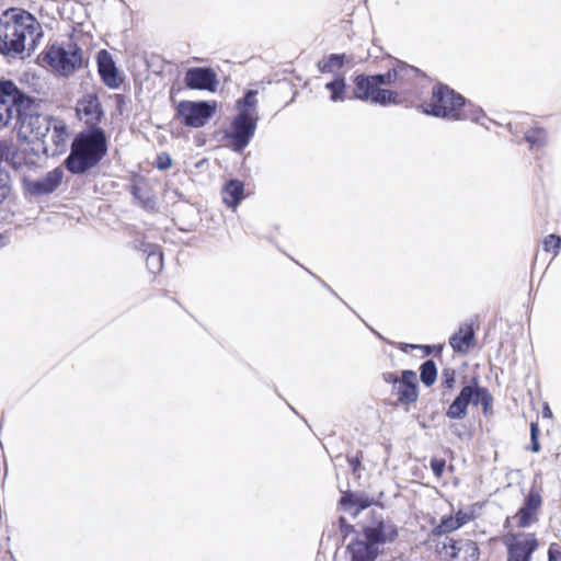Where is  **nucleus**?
I'll use <instances>...</instances> for the list:
<instances>
[{
	"label": "nucleus",
	"mask_w": 561,
	"mask_h": 561,
	"mask_svg": "<svg viewBox=\"0 0 561 561\" xmlns=\"http://www.w3.org/2000/svg\"><path fill=\"white\" fill-rule=\"evenodd\" d=\"M64 172L60 168L49 171L38 180L23 179L22 185L25 194L32 197H41L54 193L62 182Z\"/></svg>",
	"instance_id": "obj_16"
},
{
	"label": "nucleus",
	"mask_w": 561,
	"mask_h": 561,
	"mask_svg": "<svg viewBox=\"0 0 561 561\" xmlns=\"http://www.w3.org/2000/svg\"><path fill=\"white\" fill-rule=\"evenodd\" d=\"M44 31L41 22L30 11L12 7L0 14V54L5 57H22L33 54Z\"/></svg>",
	"instance_id": "obj_2"
},
{
	"label": "nucleus",
	"mask_w": 561,
	"mask_h": 561,
	"mask_svg": "<svg viewBox=\"0 0 561 561\" xmlns=\"http://www.w3.org/2000/svg\"><path fill=\"white\" fill-rule=\"evenodd\" d=\"M387 91L383 73H360L353 79L354 99L387 106L390 105L391 95Z\"/></svg>",
	"instance_id": "obj_10"
},
{
	"label": "nucleus",
	"mask_w": 561,
	"mask_h": 561,
	"mask_svg": "<svg viewBox=\"0 0 561 561\" xmlns=\"http://www.w3.org/2000/svg\"><path fill=\"white\" fill-rule=\"evenodd\" d=\"M421 381L426 386L431 387L434 385L437 378L436 364L432 359H427L420 367Z\"/></svg>",
	"instance_id": "obj_28"
},
{
	"label": "nucleus",
	"mask_w": 561,
	"mask_h": 561,
	"mask_svg": "<svg viewBox=\"0 0 561 561\" xmlns=\"http://www.w3.org/2000/svg\"><path fill=\"white\" fill-rule=\"evenodd\" d=\"M382 378L387 383H391L392 387L400 380V377H398L394 373H385Z\"/></svg>",
	"instance_id": "obj_39"
},
{
	"label": "nucleus",
	"mask_w": 561,
	"mask_h": 561,
	"mask_svg": "<svg viewBox=\"0 0 561 561\" xmlns=\"http://www.w3.org/2000/svg\"><path fill=\"white\" fill-rule=\"evenodd\" d=\"M390 105L415 107L424 95L430 78L419 68L397 60L394 66L383 73Z\"/></svg>",
	"instance_id": "obj_4"
},
{
	"label": "nucleus",
	"mask_w": 561,
	"mask_h": 561,
	"mask_svg": "<svg viewBox=\"0 0 561 561\" xmlns=\"http://www.w3.org/2000/svg\"><path fill=\"white\" fill-rule=\"evenodd\" d=\"M461 389L458 396L449 404L446 416L451 420H460L467 415V410L470 403L474 405L481 404L483 411L486 412L493 402V397L489 389L480 386L478 375L472 376L470 379L466 377L461 380Z\"/></svg>",
	"instance_id": "obj_8"
},
{
	"label": "nucleus",
	"mask_w": 561,
	"mask_h": 561,
	"mask_svg": "<svg viewBox=\"0 0 561 561\" xmlns=\"http://www.w3.org/2000/svg\"><path fill=\"white\" fill-rule=\"evenodd\" d=\"M539 434H540V430H539V425L537 422H531L530 423V445L528 447V449L533 453H538L540 451V444H539Z\"/></svg>",
	"instance_id": "obj_33"
},
{
	"label": "nucleus",
	"mask_w": 561,
	"mask_h": 561,
	"mask_svg": "<svg viewBox=\"0 0 561 561\" xmlns=\"http://www.w3.org/2000/svg\"><path fill=\"white\" fill-rule=\"evenodd\" d=\"M153 165L159 170H168L172 165V159L169 153L161 152L157 156Z\"/></svg>",
	"instance_id": "obj_36"
},
{
	"label": "nucleus",
	"mask_w": 561,
	"mask_h": 561,
	"mask_svg": "<svg viewBox=\"0 0 561 561\" xmlns=\"http://www.w3.org/2000/svg\"><path fill=\"white\" fill-rule=\"evenodd\" d=\"M483 507V503L476 502L465 508H459L454 515L444 516L439 524L433 529L435 535H446L462 526L476 520Z\"/></svg>",
	"instance_id": "obj_15"
},
{
	"label": "nucleus",
	"mask_w": 561,
	"mask_h": 561,
	"mask_svg": "<svg viewBox=\"0 0 561 561\" xmlns=\"http://www.w3.org/2000/svg\"><path fill=\"white\" fill-rule=\"evenodd\" d=\"M397 536V529L383 522L364 527L362 537L353 539L347 546L351 561H375L380 553V547L393 541Z\"/></svg>",
	"instance_id": "obj_7"
},
{
	"label": "nucleus",
	"mask_w": 561,
	"mask_h": 561,
	"mask_svg": "<svg viewBox=\"0 0 561 561\" xmlns=\"http://www.w3.org/2000/svg\"><path fill=\"white\" fill-rule=\"evenodd\" d=\"M133 197L148 211L156 210L157 201L149 182L141 178L133 182L130 186Z\"/></svg>",
	"instance_id": "obj_22"
},
{
	"label": "nucleus",
	"mask_w": 561,
	"mask_h": 561,
	"mask_svg": "<svg viewBox=\"0 0 561 561\" xmlns=\"http://www.w3.org/2000/svg\"><path fill=\"white\" fill-rule=\"evenodd\" d=\"M37 64L61 77H70L82 67V49L76 43H49L38 54Z\"/></svg>",
	"instance_id": "obj_6"
},
{
	"label": "nucleus",
	"mask_w": 561,
	"mask_h": 561,
	"mask_svg": "<svg viewBox=\"0 0 561 561\" xmlns=\"http://www.w3.org/2000/svg\"><path fill=\"white\" fill-rule=\"evenodd\" d=\"M257 92L255 90H249L243 99L239 100L237 102L238 108L241 110H248L249 112L254 114L257 100H256Z\"/></svg>",
	"instance_id": "obj_32"
},
{
	"label": "nucleus",
	"mask_w": 561,
	"mask_h": 561,
	"mask_svg": "<svg viewBox=\"0 0 561 561\" xmlns=\"http://www.w3.org/2000/svg\"><path fill=\"white\" fill-rule=\"evenodd\" d=\"M216 112V103L205 101H181L175 108V119L185 127L205 126Z\"/></svg>",
	"instance_id": "obj_11"
},
{
	"label": "nucleus",
	"mask_w": 561,
	"mask_h": 561,
	"mask_svg": "<svg viewBox=\"0 0 561 561\" xmlns=\"http://www.w3.org/2000/svg\"><path fill=\"white\" fill-rule=\"evenodd\" d=\"M442 552L451 561H478L480 551L476 541L470 539H449L444 543Z\"/></svg>",
	"instance_id": "obj_19"
},
{
	"label": "nucleus",
	"mask_w": 561,
	"mask_h": 561,
	"mask_svg": "<svg viewBox=\"0 0 561 561\" xmlns=\"http://www.w3.org/2000/svg\"><path fill=\"white\" fill-rule=\"evenodd\" d=\"M68 137V129L65 123L58 122L53 127L51 140L57 147L64 146Z\"/></svg>",
	"instance_id": "obj_31"
},
{
	"label": "nucleus",
	"mask_w": 561,
	"mask_h": 561,
	"mask_svg": "<svg viewBox=\"0 0 561 561\" xmlns=\"http://www.w3.org/2000/svg\"><path fill=\"white\" fill-rule=\"evenodd\" d=\"M98 72L102 82L110 89H118L124 82V76L117 69L112 54L101 49L96 54Z\"/></svg>",
	"instance_id": "obj_18"
},
{
	"label": "nucleus",
	"mask_w": 561,
	"mask_h": 561,
	"mask_svg": "<svg viewBox=\"0 0 561 561\" xmlns=\"http://www.w3.org/2000/svg\"><path fill=\"white\" fill-rule=\"evenodd\" d=\"M345 62V55L332 54L325 60L319 64L321 72H331L335 68H341Z\"/></svg>",
	"instance_id": "obj_29"
},
{
	"label": "nucleus",
	"mask_w": 561,
	"mask_h": 561,
	"mask_svg": "<svg viewBox=\"0 0 561 561\" xmlns=\"http://www.w3.org/2000/svg\"><path fill=\"white\" fill-rule=\"evenodd\" d=\"M257 117L248 110H241L231 122V131L227 134L234 151H242L254 136Z\"/></svg>",
	"instance_id": "obj_13"
},
{
	"label": "nucleus",
	"mask_w": 561,
	"mask_h": 561,
	"mask_svg": "<svg viewBox=\"0 0 561 561\" xmlns=\"http://www.w3.org/2000/svg\"><path fill=\"white\" fill-rule=\"evenodd\" d=\"M542 415H543L545 417H548V419H551V417H552V412H551V410H550V408H549V405H548V404H546V405L543 407Z\"/></svg>",
	"instance_id": "obj_40"
},
{
	"label": "nucleus",
	"mask_w": 561,
	"mask_h": 561,
	"mask_svg": "<svg viewBox=\"0 0 561 561\" xmlns=\"http://www.w3.org/2000/svg\"><path fill=\"white\" fill-rule=\"evenodd\" d=\"M76 113L85 129H103L100 124L104 119V110L95 93L84 94L77 103Z\"/></svg>",
	"instance_id": "obj_14"
},
{
	"label": "nucleus",
	"mask_w": 561,
	"mask_h": 561,
	"mask_svg": "<svg viewBox=\"0 0 561 561\" xmlns=\"http://www.w3.org/2000/svg\"><path fill=\"white\" fill-rule=\"evenodd\" d=\"M221 196L228 207L236 208L244 197V184L240 180L228 181L222 190Z\"/></svg>",
	"instance_id": "obj_23"
},
{
	"label": "nucleus",
	"mask_w": 561,
	"mask_h": 561,
	"mask_svg": "<svg viewBox=\"0 0 561 561\" xmlns=\"http://www.w3.org/2000/svg\"><path fill=\"white\" fill-rule=\"evenodd\" d=\"M325 89L330 92V100L332 102H341L346 98V82L343 76H336L325 84Z\"/></svg>",
	"instance_id": "obj_24"
},
{
	"label": "nucleus",
	"mask_w": 561,
	"mask_h": 561,
	"mask_svg": "<svg viewBox=\"0 0 561 561\" xmlns=\"http://www.w3.org/2000/svg\"><path fill=\"white\" fill-rule=\"evenodd\" d=\"M344 507L356 506L358 510H365L371 505V500L366 495L345 493L340 501Z\"/></svg>",
	"instance_id": "obj_27"
},
{
	"label": "nucleus",
	"mask_w": 561,
	"mask_h": 561,
	"mask_svg": "<svg viewBox=\"0 0 561 561\" xmlns=\"http://www.w3.org/2000/svg\"><path fill=\"white\" fill-rule=\"evenodd\" d=\"M35 106L31 105L28 108L20 111L15 118L14 128L21 140L33 142L39 140L48 131V124L46 118L41 114L35 113Z\"/></svg>",
	"instance_id": "obj_12"
},
{
	"label": "nucleus",
	"mask_w": 561,
	"mask_h": 561,
	"mask_svg": "<svg viewBox=\"0 0 561 561\" xmlns=\"http://www.w3.org/2000/svg\"><path fill=\"white\" fill-rule=\"evenodd\" d=\"M457 371L453 367H445L440 374V389L443 397L450 396L456 387Z\"/></svg>",
	"instance_id": "obj_26"
},
{
	"label": "nucleus",
	"mask_w": 561,
	"mask_h": 561,
	"mask_svg": "<svg viewBox=\"0 0 561 561\" xmlns=\"http://www.w3.org/2000/svg\"><path fill=\"white\" fill-rule=\"evenodd\" d=\"M9 150V146L7 144H0V156H3Z\"/></svg>",
	"instance_id": "obj_41"
},
{
	"label": "nucleus",
	"mask_w": 561,
	"mask_h": 561,
	"mask_svg": "<svg viewBox=\"0 0 561 561\" xmlns=\"http://www.w3.org/2000/svg\"><path fill=\"white\" fill-rule=\"evenodd\" d=\"M35 104V99L25 95L12 81H0V129L16 118L18 113Z\"/></svg>",
	"instance_id": "obj_9"
},
{
	"label": "nucleus",
	"mask_w": 561,
	"mask_h": 561,
	"mask_svg": "<svg viewBox=\"0 0 561 561\" xmlns=\"http://www.w3.org/2000/svg\"><path fill=\"white\" fill-rule=\"evenodd\" d=\"M397 404L411 405L419 399L416 373L410 369L402 370L400 380L392 387Z\"/></svg>",
	"instance_id": "obj_17"
},
{
	"label": "nucleus",
	"mask_w": 561,
	"mask_h": 561,
	"mask_svg": "<svg viewBox=\"0 0 561 561\" xmlns=\"http://www.w3.org/2000/svg\"><path fill=\"white\" fill-rule=\"evenodd\" d=\"M107 153L104 129H83L77 134L65 167L72 174H82L96 167Z\"/></svg>",
	"instance_id": "obj_5"
},
{
	"label": "nucleus",
	"mask_w": 561,
	"mask_h": 561,
	"mask_svg": "<svg viewBox=\"0 0 561 561\" xmlns=\"http://www.w3.org/2000/svg\"><path fill=\"white\" fill-rule=\"evenodd\" d=\"M525 140L531 149L542 148L548 142V133L543 127L534 126L525 133Z\"/></svg>",
	"instance_id": "obj_25"
},
{
	"label": "nucleus",
	"mask_w": 561,
	"mask_h": 561,
	"mask_svg": "<svg viewBox=\"0 0 561 561\" xmlns=\"http://www.w3.org/2000/svg\"><path fill=\"white\" fill-rule=\"evenodd\" d=\"M362 459H363V451H357L355 456H348L347 462L350 467L352 468V471L355 473L357 472L362 467Z\"/></svg>",
	"instance_id": "obj_38"
},
{
	"label": "nucleus",
	"mask_w": 561,
	"mask_h": 561,
	"mask_svg": "<svg viewBox=\"0 0 561 561\" xmlns=\"http://www.w3.org/2000/svg\"><path fill=\"white\" fill-rule=\"evenodd\" d=\"M449 345L455 353L466 355L476 345V334L472 324L466 323L459 327L449 337Z\"/></svg>",
	"instance_id": "obj_21"
},
{
	"label": "nucleus",
	"mask_w": 561,
	"mask_h": 561,
	"mask_svg": "<svg viewBox=\"0 0 561 561\" xmlns=\"http://www.w3.org/2000/svg\"><path fill=\"white\" fill-rule=\"evenodd\" d=\"M548 561H561V541L549 545Z\"/></svg>",
	"instance_id": "obj_37"
},
{
	"label": "nucleus",
	"mask_w": 561,
	"mask_h": 561,
	"mask_svg": "<svg viewBox=\"0 0 561 561\" xmlns=\"http://www.w3.org/2000/svg\"><path fill=\"white\" fill-rule=\"evenodd\" d=\"M430 465L434 476L437 479L442 478L445 471L446 460L444 458L434 457L431 459Z\"/></svg>",
	"instance_id": "obj_35"
},
{
	"label": "nucleus",
	"mask_w": 561,
	"mask_h": 561,
	"mask_svg": "<svg viewBox=\"0 0 561 561\" xmlns=\"http://www.w3.org/2000/svg\"><path fill=\"white\" fill-rule=\"evenodd\" d=\"M542 503L540 490L531 486L520 507L505 517L501 541L506 550V561H531L533 554L539 549L537 534L523 529L539 522Z\"/></svg>",
	"instance_id": "obj_1"
},
{
	"label": "nucleus",
	"mask_w": 561,
	"mask_h": 561,
	"mask_svg": "<svg viewBox=\"0 0 561 561\" xmlns=\"http://www.w3.org/2000/svg\"><path fill=\"white\" fill-rule=\"evenodd\" d=\"M11 193L9 174L0 170V205L9 197Z\"/></svg>",
	"instance_id": "obj_34"
},
{
	"label": "nucleus",
	"mask_w": 561,
	"mask_h": 561,
	"mask_svg": "<svg viewBox=\"0 0 561 561\" xmlns=\"http://www.w3.org/2000/svg\"><path fill=\"white\" fill-rule=\"evenodd\" d=\"M415 107L426 115L453 122H479L484 116L481 107L476 106L443 82H436L431 90V95L427 99L421 96Z\"/></svg>",
	"instance_id": "obj_3"
},
{
	"label": "nucleus",
	"mask_w": 561,
	"mask_h": 561,
	"mask_svg": "<svg viewBox=\"0 0 561 561\" xmlns=\"http://www.w3.org/2000/svg\"><path fill=\"white\" fill-rule=\"evenodd\" d=\"M184 81L193 90H207L215 92L218 85L217 75L210 68L194 67L187 69Z\"/></svg>",
	"instance_id": "obj_20"
},
{
	"label": "nucleus",
	"mask_w": 561,
	"mask_h": 561,
	"mask_svg": "<svg viewBox=\"0 0 561 561\" xmlns=\"http://www.w3.org/2000/svg\"><path fill=\"white\" fill-rule=\"evenodd\" d=\"M543 251L557 256L561 248V237L554 233L547 236L542 241Z\"/></svg>",
	"instance_id": "obj_30"
}]
</instances>
